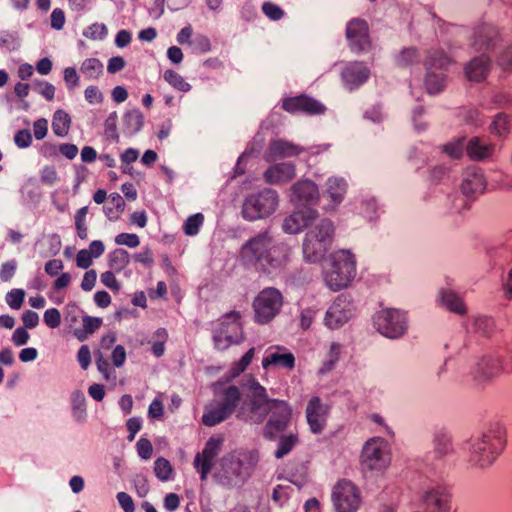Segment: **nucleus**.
Listing matches in <instances>:
<instances>
[{"label": "nucleus", "instance_id": "nucleus-1", "mask_svg": "<svg viewBox=\"0 0 512 512\" xmlns=\"http://www.w3.org/2000/svg\"><path fill=\"white\" fill-rule=\"evenodd\" d=\"M267 417L263 434L269 439H274L284 431L292 417V409L285 401L269 399L265 388L258 384V418Z\"/></svg>", "mask_w": 512, "mask_h": 512}, {"label": "nucleus", "instance_id": "nucleus-2", "mask_svg": "<svg viewBox=\"0 0 512 512\" xmlns=\"http://www.w3.org/2000/svg\"><path fill=\"white\" fill-rule=\"evenodd\" d=\"M335 228L328 219H322L306 234L303 252L311 262H319L326 255L334 240Z\"/></svg>", "mask_w": 512, "mask_h": 512}, {"label": "nucleus", "instance_id": "nucleus-3", "mask_svg": "<svg viewBox=\"0 0 512 512\" xmlns=\"http://www.w3.org/2000/svg\"><path fill=\"white\" fill-rule=\"evenodd\" d=\"M355 273L353 255L347 250L334 252L325 270L327 285L333 290H340L349 285Z\"/></svg>", "mask_w": 512, "mask_h": 512}, {"label": "nucleus", "instance_id": "nucleus-4", "mask_svg": "<svg viewBox=\"0 0 512 512\" xmlns=\"http://www.w3.org/2000/svg\"><path fill=\"white\" fill-rule=\"evenodd\" d=\"M241 393L239 388L236 386H229L224 391V396L221 402L205 407V411L202 416V423L205 426H215L227 418H229L234 412L240 401Z\"/></svg>", "mask_w": 512, "mask_h": 512}, {"label": "nucleus", "instance_id": "nucleus-5", "mask_svg": "<svg viewBox=\"0 0 512 512\" xmlns=\"http://www.w3.org/2000/svg\"><path fill=\"white\" fill-rule=\"evenodd\" d=\"M241 326L239 323V313L232 311L225 314L213 332V341L215 348L225 350L231 344L238 343L241 338Z\"/></svg>", "mask_w": 512, "mask_h": 512}, {"label": "nucleus", "instance_id": "nucleus-6", "mask_svg": "<svg viewBox=\"0 0 512 512\" xmlns=\"http://www.w3.org/2000/svg\"><path fill=\"white\" fill-rule=\"evenodd\" d=\"M362 465L369 470H382L390 464V451L382 438H373L366 442L362 455Z\"/></svg>", "mask_w": 512, "mask_h": 512}, {"label": "nucleus", "instance_id": "nucleus-7", "mask_svg": "<svg viewBox=\"0 0 512 512\" xmlns=\"http://www.w3.org/2000/svg\"><path fill=\"white\" fill-rule=\"evenodd\" d=\"M505 443V430L498 426L483 435L481 441L475 445V450L480 457L475 459L480 465L491 463L494 455L498 454Z\"/></svg>", "mask_w": 512, "mask_h": 512}, {"label": "nucleus", "instance_id": "nucleus-8", "mask_svg": "<svg viewBox=\"0 0 512 512\" xmlns=\"http://www.w3.org/2000/svg\"><path fill=\"white\" fill-rule=\"evenodd\" d=\"M405 319L396 309L385 308L378 312L376 325L378 331L390 338L402 336L406 330Z\"/></svg>", "mask_w": 512, "mask_h": 512}, {"label": "nucleus", "instance_id": "nucleus-9", "mask_svg": "<svg viewBox=\"0 0 512 512\" xmlns=\"http://www.w3.org/2000/svg\"><path fill=\"white\" fill-rule=\"evenodd\" d=\"M283 304L281 293L274 288L263 290L258 295V323H268L280 311Z\"/></svg>", "mask_w": 512, "mask_h": 512}, {"label": "nucleus", "instance_id": "nucleus-10", "mask_svg": "<svg viewBox=\"0 0 512 512\" xmlns=\"http://www.w3.org/2000/svg\"><path fill=\"white\" fill-rule=\"evenodd\" d=\"M333 497L339 512H353L360 507L359 491L349 481H340L334 488Z\"/></svg>", "mask_w": 512, "mask_h": 512}, {"label": "nucleus", "instance_id": "nucleus-11", "mask_svg": "<svg viewBox=\"0 0 512 512\" xmlns=\"http://www.w3.org/2000/svg\"><path fill=\"white\" fill-rule=\"evenodd\" d=\"M223 440L211 437L205 444L202 453H198L194 459V465L200 472L201 480H205L210 473L214 458L219 454Z\"/></svg>", "mask_w": 512, "mask_h": 512}, {"label": "nucleus", "instance_id": "nucleus-12", "mask_svg": "<svg viewBox=\"0 0 512 512\" xmlns=\"http://www.w3.org/2000/svg\"><path fill=\"white\" fill-rule=\"evenodd\" d=\"M282 107L290 113L322 114L325 111L324 105L306 95L286 98L283 100Z\"/></svg>", "mask_w": 512, "mask_h": 512}, {"label": "nucleus", "instance_id": "nucleus-13", "mask_svg": "<svg viewBox=\"0 0 512 512\" xmlns=\"http://www.w3.org/2000/svg\"><path fill=\"white\" fill-rule=\"evenodd\" d=\"M317 217L318 213L315 209L304 207L286 217L283 227L286 232L296 234L309 226Z\"/></svg>", "mask_w": 512, "mask_h": 512}, {"label": "nucleus", "instance_id": "nucleus-14", "mask_svg": "<svg viewBox=\"0 0 512 512\" xmlns=\"http://www.w3.org/2000/svg\"><path fill=\"white\" fill-rule=\"evenodd\" d=\"M346 36L359 51L371 45L368 24L362 19H353L348 23Z\"/></svg>", "mask_w": 512, "mask_h": 512}, {"label": "nucleus", "instance_id": "nucleus-15", "mask_svg": "<svg viewBox=\"0 0 512 512\" xmlns=\"http://www.w3.org/2000/svg\"><path fill=\"white\" fill-rule=\"evenodd\" d=\"M327 413L328 407L321 402L319 397L314 396L310 399L306 414L308 424L314 433H320L323 430Z\"/></svg>", "mask_w": 512, "mask_h": 512}, {"label": "nucleus", "instance_id": "nucleus-16", "mask_svg": "<svg viewBox=\"0 0 512 512\" xmlns=\"http://www.w3.org/2000/svg\"><path fill=\"white\" fill-rule=\"evenodd\" d=\"M293 200L304 204H316L320 199L317 185L310 180H301L291 187Z\"/></svg>", "mask_w": 512, "mask_h": 512}, {"label": "nucleus", "instance_id": "nucleus-17", "mask_svg": "<svg viewBox=\"0 0 512 512\" xmlns=\"http://www.w3.org/2000/svg\"><path fill=\"white\" fill-rule=\"evenodd\" d=\"M264 179L269 184H281L293 180L296 176L295 165L289 162H282L270 166L264 172Z\"/></svg>", "mask_w": 512, "mask_h": 512}, {"label": "nucleus", "instance_id": "nucleus-18", "mask_svg": "<svg viewBox=\"0 0 512 512\" xmlns=\"http://www.w3.org/2000/svg\"><path fill=\"white\" fill-rule=\"evenodd\" d=\"M303 150L304 149L302 147L292 142L277 139L271 141L267 152V158L275 160L277 158L295 157L303 152Z\"/></svg>", "mask_w": 512, "mask_h": 512}, {"label": "nucleus", "instance_id": "nucleus-19", "mask_svg": "<svg viewBox=\"0 0 512 512\" xmlns=\"http://www.w3.org/2000/svg\"><path fill=\"white\" fill-rule=\"evenodd\" d=\"M248 387V401H244L240 407L237 417L243 421L253 420L254 414L256 413V380L252 375H249V379L246 383H242L243 391Z\"/></svg>", "mask_w": 512, "mask_h": 512}, {"label": "nucleus", "instance_id": "nucleus-20", "mask_svg": "<svg viewBox=\"0 0 512 512\" xmlns=\"http://www.w3.org/2000/svg\"><path fill=\"white\" fill-rule=\"evenodd\" d=\"M261 250L258 260H263L270 266H279L285 259L284 251L281 247L273 244L271 245L270 239L267 240L258 238V251Z\"/></svg>", "mask_w": 512, "mask_h": 512}, {"label": "nucleus", "instance_id": "nucleus-21", "mask_svg": "<svg viewBox=\"0 0 512 512\" xmlns=\"http://www.w3.org/2000/svg\"><path fill=\"white\" fill-rule=\"evenodd\" d=\"M490 68V60L482 55L471 60L465 67V74L469 81L480 82L485 80Z\"/></svg>", "mask_w": 512, "mask_h": 512}, {"label": "nucleus", "instance_id": "nucleus-22", "mask_svg": "<svg viewBox=\"0 0 512 512\" xmlns=\"http://www.w3.org/2000/svg\"><path fill=\"white\" fill-rule=\"evenodd\" d=\"M426 508L434 511L451 509L450 495L444 488H436L427 492L424 496Z\"/></svg>", "mask_w": 512, "mask_h": 512}, {"label": "nucleus", "instance_id": "nucleus-23", "mask_svg": "<svg viewBox=\"0 0 512 512\" xmlns=\"http://www.w3.org/2000/svg\"><path fill=\"white\" fill-rule=\"evenodd\" d=\"M280 348L276 352L270 353L262 360V366L264 369H268L271 366L283 367L288 370H292L295 365V357L292 353L286 352L281 353Z\"/></svg>", "mask_w": 512, "mask_h": 512}, {"label": "nucleus", "instance_id": "nucleus-24", "mask_svg": "<svg viewBox=\"0 0 512 512\" xmlns=\"http://www.w3.org/2000/svg\"><path fill=\"white\" fill-rule=\"evenodd\" d=\"M342 76L347 84L357 86L367 80L369 70L360 63H353L344 69Z\"/></svg>", "mask_w": 512, "mask_h": 512}, {"label": "nucleus", "instance_id": "nucleus-25", "mask_svg": "<svg viewBox=\"0 0 512 512\" xmlns=\"http://www.w3.org/2000/svg\"><path fill=\"white\" fill-rule=\"evenodd\" d=\"M278 199L274 190L266 189L258 195V218L268 217L277 207Z\"/></svg>", "mask_w": 512, "mask_h": 512}, {"label": "nucleus", "instance_id": "nucleus-26", "mask_svg": "<svg viewBox=\"0 0 512 512\" xmlns=\"http://www.w3.org/2000/svg\"><path fill=\"white\" fill-rule=\"evenodd\" d=\"M466 152L471 159L479 161L492 155L493 146L484 143L479 138H472L466 147Z\"/></svg>", "mask_w": 512, "mask_h": 512}, {"label": "nucleus", "instance_id": "nucleus-27", "mask_svg": "<svg viewBox=\"0 0 512 512\" xmlns=\"http://www.w3.org/2000/svg\"><path fill=\"white\" fill-rule=\"evenodd\" d=\"M144 124V116L139 109L127 111L123 116V126L125 132L133 135L138 133Z\"/></svg>", "mask_w": 512, "mask_h": 512}, {"label": "nucleus", "instance_id": "nucleus-28", "mask_svg": "<svg viewBox=\"0 0 512 512\" xmlns=\"http://www.w3.org/2000/svg\"><path fill=\"white\" fill-rule=\"evenodd\" d=\"M71 126V117L64 110H57L53 115L52 130L56 136L64 137Z\"/></svg>", "mask_w": 512, "mask_h": 512}, {"label": "nucleus", "instance_id": "nucleus-29", "mask_svg": "<svg viewBox=\"0 0 512 512\" xmlns=\"http://www.w3.org/2000/svg\"><path fill=\"white\" fill-rule=\"evenodd\" d=\"M109 267L115 272H121L130 263L129 253L122 248H117L108 255Z\"/></svg>", "mask_w": 512, "mask_h": 512}, {"label": "nucleus", "instance_id": "nucleus-30", "mask_svg": "<svg viewBox=\"0 0 512 512\" xmlns=\"http://www.w3.org/2000/svg\"><path fill=\"white\" fill-rule=\"evenodd\" d=\"M239 260L247 268L256 266V237L250 238L242 246Z\"/></svg>", "mask_w": 512, "mask_h": 512}, {"label": "nucleus", "instance_id": "nucleus-31", "mask_svg": "<svg viewBox=\"0 0 512 512\" xmlns=\"http://www.w3.org/2000/svg\"><path fill=\"white\" fill-rule=\"evenodd\" d=\"M103 63L97 58H87L85 59L80 67L81 73L87 79H97L103 73Z\"/></svg>", "mask_w": 512, "mask_h": 512}, {"label": "nucleus", "instance_id": "nucleus-32", "mask_svg": "<svg viewBox=\"0 0 512 512\" xmlns=\"http://www.w3.org/2000/svg\"><path fill=\"white\" fill-rule=\"evenodd\" d=\"M125 201L118 193H111L108 197V202L104 206L105 215L109 219H117L120 212L123 211Z\"/></svg>", "mask_w": 512, "mask_h": 512}, {"label": "nucleus", "instance_id": "nucleus-33", "mask_svg": "<svg viewBox=\"0 0 512 512\" xmlns=\"http://www.w3.org/2000/svg\"><path fill=\"white\" fill-rule=\"evenodd\" d=\"M443 304L451 311L458 314L466 313V306L462 299L453 291L447 290L442 293Z\"/></svg>", "mask_w": 512, "mask_h": 512}, {"label": "nucleus", "instance_id": "nucleus-34", "mask_svg": "<svg viewBox=\"0 0 512 512\" xmlns=\"http://www.w3.org/2000/svg\"><path fill=\"white\" fill-rule=\"evenodd\" d=\"M462 191L470 196L476 193H482L485 188V181L481 175L473 174L462 183Z\"/></svg>", "mask_w": 512, "mask_h": 512}, {"label": "nucleus", "instance_id": "nucleus-35", "mask_svg": "<svg viewBox=\"0 0 512 512\" xmlns=\"http://www.w3.org/2000/svg\"><path fill=\"white\" fill-rule=\"evenodd\" d=\"M71 405L73 416L77 420H82L86 415V398L82 391L75 390L71 395Z\"/></svg>", "mask_w": 512, "mask_h": 512}, {"label": "nucleus", "instance_id": "nucleus-36", "mask_svg": "<svg viewBox=\"0 0 512 512\" xmlns=\"http://www.w3.org/2000/svg\"><path fill=\"white\" fill-rule=\"evenodd\" d=\"M327 193L334 204L341 203L345 194V183L337 178L329 179Z\"/></svg>", "mask_w": 512, "mask_h": 512}, {"label": "nucleus", "instance_id": "nucleus-37", "mask_svg": "<svg viewBox=\"0 0 512 512\" xmlns=\"http://www.w3.org/2000/svg\"><path fill=\"white\" fill-rule=\"evenodd\" d=\"M163 78L175 89L188 92L191 89V85L184 80V78L174 70H166Z\"/></svg>", "mask_w": 512, "mask_h": 512}, {"label": "nucleus", "instance_id": "nucleus-38", "mask_svg": "<svg viewBox=\"0 0 512 512\" xmlns=\"http://www.w3.org/2000/svg\"><path fill=\"white\" fill-rule=\"evenodd\" d=\"M173 469L170 462L163 458L159 457L154 462V472L156 477L161 481H167L170 479L171 473Z\"/></svg>", "mask_w": 512, "mask_h": 512}, {"label": "nucleus", "instance_id": "nucleus-39", "mask_svg": "<svg viewBox=\"0 0 512 512\" xmlns=\"http://www.w3.org/2000/svg\"><path fill=\"white\" fill-rule=\"evenodd\" d=\"M299 438L297 434H289V435H283L280 438L279 446L276 451V457L281 458L287 453H289L292 448L298 443Z\"/></svg>", "mask_w": 512, "mask_h": 512}, {"label": "nucleus", "instance_id": "nucleus-40", "mask_svg": "<svg viewBox=\"0 0 512 512\" xmlns=\"http://www.w3.org/2000/svg\"><path fill=\"white\" fill-rule=\"evenodd\" d=\"M511 122L507 115L498 114L491 126V132L499 136L506 135L510 131Z\"/></svg>", "mask_w": 512, "mask_h": 512}, {"label": "nucleus", "instance_id": "nucleus-41", "mask_svg": "<svg viewBox=\"0 0 512 512\" xmlns=\"http://www.w3.org/2000/svg\"><path fill=\"white\" fill-rule=\"evenodd\" d=\"M204 222V216L201 213H196L187 218L184 223V232L186 235L194 236L198 234L201 225Z\"/></svg>", "mask_w": 512, "mask_h": 512}, {"label": "nucleus", "instance_id": "nucleus-42", "mask_svg": "<svg viewBox=\"0 0 512 512\" xmlns=\"http://www.w3.org/2000/svg\"><path fill=\"white\" fill-rule=\"evenodd\" d=\"M117 121L118 115L117 112L114 111L109 114L104 124L105 135L116 142L119 141V134L117 132Z\"/></svg>", "mask_w": 512, "mask_h": 512}, {"label": "nucleus", "instance_id": "nucleus-43", "mask_svg": "<svg viewBox=\"0 0 512 512\" xmlns=\"http://www.w3.org/2000/svg\"><path fill=\"white\" fill-rule=\"evenodd\" d=\"M107 27L103 23H93L84 32L86 38L92 40H102L107 36Z\"/></svg>", "mask_w": 512, "mask_h": 512}, {"label": "nucleus", "instance_id": "nucleus-44", "mask_svg": "<svg viewBox=\"0 0 512 512\" xmlns=\"http://www.w3.org/2000/svg\"><path fill=\"white\" fill-rule=\"evenodd\" d=\"M451 63V59L440 50L434 51L429 58L430 68L443 69Z\"/></svg>", "mask_w": 512, "mask_h": 512}, {"label": "nucleus", "instance_id": "nucleus-45", "mask_svg": "<svg viewBox=\"0 0 512 512\" xmlns=\"http://www.w3.org/2000/svg\"><path fill=\"white\" fill-rule=\"evenodd\" d=\"M241 214L248 221L256 220V196L251 195L245 199Z\"/></svg>", "mask_w": 512, "mask_h": 512}, {"label": "nucleus", "instance_id": "nucleus-46", "mask_svg": "<svg viewBox=\"0 0 512 512\" xmlns=\"http://www.w3.org/2000/svg\"><path fill=\"white\" fill-rule=\"evenodd\" d=\"M254 351H255V348L249 349L243 355V357L240 359V361L234 365V367L231 369L232 377L238 376L240 373H242L247 368V366L250 364V362L252 361V359L254 357Z\"/></svg>", "mask_w": 512, "mask_h": 512}, {"label": "nucleus", "instance_id": "nucleus-47", "mask_svg": "<svg viewBox=\"0 0 512 512\" xmlns=\"http://www.w3.org/2000/svg\"><path fill=\"white\" fill-rule=\"evenodd\" d=\"M136 448L138 455L142 459L148 460L151 458L153 453V446L149 439L141 437L136 443Z\"/></svg>", "mask_w": 512, "mask_h": 512}, {"label": "nucleus", "instance_id": "nucleus-48", "mask_svg": "<svg viewBox=\"0 0 512 512\" xmlns=\"http://www.w3.org/2000/svg\"><path fill=\"white\" fill-rule=\"evenodd\" d=\"M25 292L22 289H13L7 294V303L12 309H19L24 301Z\"/></svg>", "mask_w": 512, "mask_h": 512}, {"label": "nucleus", "instance_id": "nucleus-49", "mask_svg": "<svg viewBox=\"0 0 512 512\" xmlns=\"http://www.w3.org/2000/svg\"><path fill=\"white\" fill-rule=\"evenodd\" d=\"M36 91L42 95L47 101H52L55 95V87L47 81H36Z\"/></svg>", "mask_w": 512, "mask_h": 512}, {"label": "nucleus", "instance_id": "nucleus-50", "mask_svg": "<svg viewBox=\"0 0 512 512\" xmlns=\"http://www.w3.org/2000/svg\"><path fill=\"white\" fill-rule=\"evenodd\" d=\"M117 245H125L129 248H135L140 244L139 237L136 234L120 233L115 237Z\"/></svg>", "mask_w": 512, "mask_h": 512}, {"label": "nucleus", "instance_id": "nucleus-51", "mask_svg": "<svg viewBox=\"0 0 512 512\" xmlns=\"http://www.w3.org/2000/svg\"><path fill=\"white\" fill-rule=\"evenodd\" d=\"M44 322L49 328H57L61 324V314L58 309L50 308L44 313Z\"/></svg>", "mask_w": 512, "mask_h": 512}, {"label": "nucleus", "instance_id": "nucleus-52", "mask_svg": "<svg viewBox=\"0 0 512 512\" xmlns=\"http://www.w3.org/2000/svg\"><path fill=\"white\" fill-rule=\"evenodd\" d=\"M426 86L430 93H438L444 86V80L439 75L429 73L426 78Z\"/></svg>", "mask_w": 512, "mask_h": 512}, {"label": "nucleus", "instance_id": "nucleus-53", "mask_svg": "<svg viewBox=\"0 0 512 512\" xmlns=\"http://www.w3.org/2000/svg\"><path fill=\"white\" fill-rule=\"evenodd\" d=\"M14 142L16 146L19 148L29 147L32 143V135L30 130L22 129L17 131V133L14 136Z\"/></svg>", "mask_w": 512, "mask_h": 512}, {"label": "nucleus", "instance_id": "nucleus-54", "mask_svg": "<svg viewBox=\"0 0 512 512\" xmlns=\"http://www.w3.org/2000/svg\"><path fill=\"white\" fill-rule=\"evenodd\" d=\"M84 96L89 104H99L103 101V94L97 86H88L84 91Z\"/></svg>", "mask_w": 512, "mask_h": 512}, {"label": "nucleus", "instance_id": "nucleus-55", "mask_svg": "<svg viewBox=\"0 0 512 512\" xmlns=\"http://www.w3.org/2000/svg\"><path fill=\"white\" fill-rule=\"evenodd\" d=\"M17 263L15 260L7 261L2 264L0 269V279L2 281H9L15 274Z\"/></svg>", "mask_w": 512, "mask_h": 512}, {"label": "nucleus", "instance_id": "nucleus-56", "mask_svg": "<svg viewBox=\"0 0 512 512\" xmlns=\"http://www.w3.org/2000/svg\"><path fill=\"white\" fill-rule=\"evenodd\" d=\"M77 360L82 369L87 370L91 364V352L87 345H82L77 353Z\"/></svg>", "mask_w": 512, "mask_h": 512}, {"label": "nucleus", "instance_id": "nucleus-57", "mask_svg": "<svg viewBox=\"0 0 512 512\" xmlns=\"http://www.w3.org/2000/svg\"><path fill=\"white\" fill-rule=\"evenodd\" d=\"M51 27L56 30H61L65 25V14L62 9L55 8L50 16Z\"/></svg>", "mask_w": 512, "mask_h": 512}, {"label": "nucleus", "instance_id": "nucleus-58", "mask_svg": "<svg viewBox=\"0 0 512 512\" xmlns=\"http://www.w3.org/2000/svg\"><path fill=\"white\" fill-rule=\"evenodd\" d=\"M481 369L484 374L491 377L494 374H497L501 370V365L498 360L488 359V360H484L482 362Z\"/></svg>", "mask_w": 512, "mask_h": 512}, {"label": "nucleus", "instance_id": "nucleus-59", "mask_svg": "<svg viewBox=\"0 0 512 512\" xmlns=\"http://www.w3.org/2000/svg\"><path fill=\"white\" fill-rule=\"evenodd\" d=\"M101 324H102L101 318L91 317L88 315L83 317V327H84L85 333H88V334L94 333L97 329H99Z\"/></svg>", "mask_w": 512, "mask_h": 512}, {"label": "nucleus", "instance_id": "nucleus-60", "mask_svg": "<svg viewBox=\"0 0 512 512\" xmlns=\"http://www.w3.org/2000/svg\"><path fill=\"white\" fill-rule=\"evenodd\" d=\"M33 132L37 140H42L48 132L47 120L44 118L36 120L33 124Z\"/></svg>", "mask_w": 512, "mask_h": 512}, {"label": "nucleus", "instance_id": "nucleus-61", "mask_svg": "<svg viewBox=\"0 0 512 512\" xmlns=\"http://www.w3.org/2000/svg\"><path fill=\"white\" fill-rule=\"evenodd\" d=\"M262 9L263 12L273 20H279L284 14L280 7L270 2L264 3Z\"/></svg>", "mask_w": 512, "mask_h": 512}, {"label": "nucleus", "instance_id": "nucleus-62", "mask_svg": "<svg viewBox=\"0 0 512 512\" xmlns=\"http://www.w3.org/2000/svg\"><path fill=\"white\" fill-rule=\"evenodd\" d=\"M463 147V142L458 141L445 145L443 149L450 157L459 159L463 154Z\"/></svg>", "mask_w": 512, "mask_h": 512}, {"label": "nucleus", "instance_id": "nucleus-63", "mask_svg": "<svg viewBox=\"0 0 512 512\" xmlns=\"http://www.w3.org/2000/svg\"><path fill=\"white\" fill-rule=\"evenodd\" d=\"M126 65V62L122 56L111 57L108 61L107 71L110 74H115L121 71Z\"/></svg>", "mask_w": 512, "mask_h": 512}, {"label": "nucleus", "instance_id": "nucleus-64", "mask_svg": "<svg viewBox=\"0 0 512 512\" xmlns=\"http://www.w3.org/2000/svg\"><path fill=\"white\" fill-rule=\"evenodd\" d=\"M498 63L504 70H512V44L499 56Z\"/></svg>", "mask_w": 512, "mask_h": 512}]
</instances>
